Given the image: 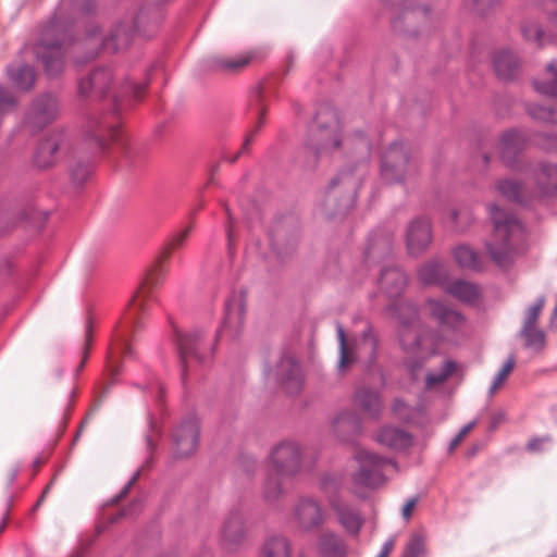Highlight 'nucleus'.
<instances>
[{
  "label": "nucleus",
  "instance_id": "6e6d98bb",
  "mask_svg": "<svg viewBox=\"0 0 557 557\" xmlns=\"http://www.w3.org/2000/svg\"><path fill=\"white\" fill-rule=\"evenodd\" d=\"M188 235H189L188 228L176 234L170 242L169 250H174V249L181 247L183 245V243L185 242V239L188 237Z\"/></svg>",
  "mask_w": 557,
  "mask_h": 557
},
{
  "label": "nucleus",
  "instance_id": "09e8293b",
  "mask_svg": "<svg viewBox=\"0 0 557 557\" xmlns=\"http://www.w3.org/2000/svg\"><path fill=\"white\" fill-rule=\"evenodd\" d=\"M90 174V165L85 162H78L70 170L71 180L76 185L84 184L89 178Z\"/></svg>",
  "mask_w": 557,
  "mask_h": 557
},
{
  "label": "nucleus",
  "instance_id": "7ed1b4c3",
  "mask_svg": "<svg viewBox=\"0 0 557 557\" xmlns=\"http://www.w3.org/2000/svg\"><path fill=\"white\" fill-rule=\"evenodd\" d=\"M358 467L351 475L352 492L363 496L366 490H373L385 481L383 470L386 466H395L387 457L381 456L366 448H358L354 456Z\"/></svg>",
  "mask_w": 557,
  "mask_h": 557
},
{
  "label": "nucleus",
  "instance_id": "4d7b16f0",
  "mask_svg": "<svg viewBox=\"0 0 557 557\" xmlns=\"http://www.w3.org/2000/svg\"><path fill=\"white\" fill-rule=\"evenodd\" d=\"M124 92H132L133 97L136 100H139L144 94L145 87L143 85H138L135 83H126L125 86H123Z\"/></svg>",
  "mask_w": 557,
  "mask_h": 557
},
{
  "label": "nucleus",
  "instance_id": "423d86ee",
  "mask_svg": "<svg viewBox=\"0 0 557 557\" xmlns=\"http://www.w3.org/2000/svg\"><path fill=\"white\" fill-rule=\"evenodd\" d=\"M327 521V512L319 500L312 497H300L292 508L289 522L301 532H311Z\"/></svg>",
  "mask_w": 557,
  "mask_h": 557
},
{
  "label": "nucleus",
  "instance_id": "4468645a",
  "mask_svg": "<svg viewBox=\"0 0 557 557\" xmlns=\"http://www.w3.org/2000/svg\"><path fill=\"white\" fill-rule=\"evenodd\" d=\"M534 199L549 197L557 191V164L540 163L533 172Z\"/></svg>",
  "mask_w": 557,
  "mask_h": 557
},
{
  "label": "nucleus",
  "instance_id": "b1692460",
  "mask_svg": "<svg viewBox=\"0 0 557 557\" xmlns=\"http://www.w3.org/2000/svg\"><path fill=\"white\" fill-rule=\"evenodd\" d=\"M200 339L201 334L199 332H176L175 334V341L184 375L188 368V361L191 359H197V347L199 345Z\"/></svg>",
  "mask_w": 557,
  "mask_h": 557
},
{
  "label": "nucleus",
  "instance_id": "f3484780",
  "mask_svg": "<svg viewBox=\"0 0 557 557\" xmlns=\"http://www.w3.org/2000/svg\"><path fill=\"white\" fill-rule=\"evenodd\" d=\"M360 183V177H357L350 173H341L330 183L324 206L327 211L333 210V203L337 200V197L343 191L345 194V201L348 205L356 193Z\"/></svg>",
  "mask_w": 557,
  "mask_h": 557
},
{
  "label": "nucleus",
  "instance_id": "13d9d810",
  "mask_svg": "<svg viewBox=\"0 0 557 557\" xmlns=\"http://www.w3.org/2000/svg\"><path fill=\"white\" fill-rule=\"evenodd\" d=\"M535 117L545 120L550 123H557V113L550 110H541L539 113H532Z\"/></svg>",
  "mask_w": 557,
  "mask_h": 557
},
{
  "label": "nucleus",
  "instance_id": "9b49d317",
  "mask_svg": "<svg viewBox=\"0 0 557 557\" xmlns=\"http://www.w3.org/2000/svg\"><path fill=\"white\" fill-rule=\"evenodd\" d=\"M269 376L284 386L288 393H295L300 387V367L292 355L283 356L275 368L271 370Z\"/></svg>",
  "mask_w": 557,
  "mask_h": 557
},
{
  "label": "nucleus",
  "instance_id": "f704fd0d",
  "mask_svg": "<svg viewBox=\"0 0 557 557\" xmlns=\"http://www.w3.org/2000/svg\"><path fill=\"white\" fill-rule=\"evenodd\" d=\"M287 478H282L278 473H274L271 469H265L262 495L267 502H275L283 495V482Z\"/></svg>",
  "mask_w": 557,
  "mask_h": 557
},
{
  "label": "nucleus",
  "instance_id": "c9c22d12",
  "mask_svg": "<svg viewBox=\"0 0 557 557\" xmlns=\"http://www.w3.org/2000/svg\"><path fill=\"white\" fill-rule=\"evenodd\" d=\"M453 255L460 268L469 270H479L481 268L479 255L468 245L457 246Z\"/></svg>",
  "mask_w": 557,
  "mask_h": 557
},
{
  "label": "nucleus",
  "instance_id": "4c0bfd02",
  "mask_svg": "<svg viewBox=\"0 0 557 557\" xmlns=\"http://www.w3.org/2000/svg\"><path fill=\"white\" fill-rule=\"evenodd\" d=\"M250 54H242L233 58L219 57L213 60V66L218 71L237 72L249 64Z\"/></svg>",
  "mask_w": 557,
  "mask_h": 557
},
{
  "label": "nucleus",
  "instance_id": "72a5a7b5",
  "mask_svg": "<svg viewBox=\"0 0 557 557\" xmlns=\"http://www.w3.org/2000/svg\"><path fill=\"white\" fill-rule=\"evenodd\" d=\"M245 318V306L240 299H232L226 305L224 330L236 334L243 326Z\"/></svg>",
  "mask_w": 557,
  "mask_h": 557
},
{
  "label": "nucleus",
  "instance_id": "f257e3e1",
  "mask_svg": "<svg viewBox=\"0 0 557 557\" xmlns=\"http://www.w3.org/2000/svg\"><path fill=\"white\" fill-rule=\"evenodd\" d=\"M488 210L494 231L491 239L486 243V249L491 258L498 265L504 267L513 256L515 242L521 237L522 225L513 214L495 205H491Z\"/></svg>",
  "mask_w": 557,
  "mask_h": 557
},
{
  "label": "nucleus",
  "instance_id": "49530a36",
  "mask_svg": "<svg viewBox=\"0 0 557 557\" xmlns=\"http://www.w3.org/2000/svg\"><path fill=\"white\" fill-rule=\"evenodd\" d=\"M443 273V268L437 263H428L419 270V277L425 284L437 283Z\"/></svg>",
  "mask_w": 557,
  "mask_h": 557
},
{
  "label": "nucleus",
  "instance_id": "58836bf2",
  "mask_svg": "<svg viewBox=\"0 0 557 557\" xmlns=\"http://www.w3.org/2000/svg\"><path fill=\"white\" fill-rule=\"evenodd\" d=\"M9 73L14 85L22 90L30 89L35 82V72L28 65L10 69Z\"/></svg>",
  "mask_w": 557,
  "mask_h": 557
},
{
  "label": "nucleus",
  "instance_id": "20e7f679",
  "mask_svg": "<svg viewBox=\"0 0 557 557\" xmlns=\"http://www.w3.org/2000/svg\"><path fill=\"white\" fill-rule=\"evenodd\" d=\"M341 123L333 109H320L315 116V128L311 132L309 145L317 152H329L341 146Z\"/></svg>",
  "mask_w": 557,
  "mask_h": 557
},
{
  "label": "nucleus",
  "instance_id": "bf43d9fd",
  "mask_svg": "<svg viewBox=\"0 0 557 557\" xmlns=\"http://www.w3.org/2000/svg\"><path fill=\"white\" fill-rule=\"evenodd\" d=\"M547 12L549 23L557 28V0H553L547 8Z\"/></svg>",
  "mask_w": 557,
  "mask_h": 557
},
{
  "label": "nucleus",
  "instance_id": "6ab92c4d",
  "mask_svg": "<svg viewBox=\"0 0 557 557\" xmlns=\"http://www.w3.org/2000/svg\"><path fill=\"white\" fill-rule=\"evenodd\" d=\"M525 136L517 129L503 133L499 139V156L507 166H513L525 145Z\"/></svg>",
  "mask_w": 557,
  "mask_h": 557
},
{
  "label": "nucleus",
  "instance_id": "a18cd8bd",
  "mask_svg": "<svg viewBox=\"0 0 557 557\" xmlns=\"http://www.w3.org/2000/svg\"><path fill=\"white\" fill-rule=\"evenodd\" d=\"M515 358L513 357H509L506 362L504 363V366L502 367V369L498 371V373L496 374V376L494 377V381L490 387V394L491 395H494L502 386L503 384L506 382V380L508 379L509 374L512 372L513 368H515Z\"/></svg>",
  "mask_w": 557,
  "mask_h": 557
},
{
  "label": "nucleus",
  "instance_id": "5fc2aeb1",
  "mask_svg": "<svg viewBox=\"0 0 557 557\" xmlns=\"http://www.w3.org/2000/svg\"><path fill=\"white\" fill-rule=\"evenodd\" d=\"M418 502H419V497L416 496V497L408 499L405 503L403 510H401V515L405 520H409L411 518L412 512H413Z\"/></svg>",
  "mask_w": 557,
  "mask_h": 557
},
{
  "label": "nucleus",
  "instance_id": "c03bdc74",
  "mask_svg": "<svg viewBox=\"0 0 557 557\" xmlns=\"http://www.w3.org/2000/svg\"><path fill=\"white\" fill-rule=\"evenodd\" d=\"M392 412L397 419L401 421L413 422L418 413V410L411 408L410 406H408L407 403H405L401 399H395L394 403L392 404Z\"/></svg>",
  "mask_w": 557,
  "mask_h": 557
},
{
  "label": "nucleus",
  "instance_id": "bb28decb",
  "mask_svg": "<svg viewBox=\"0 0 557 557\" xmlns=\"http://www.w3.org/2000/svg\"><path fill=\"white\" fill-rule=\"evenodd\" d=\"M407 283L405 273L398 268H386L380 276V286L385 295L393 299L401 295Z\"/></svg>",
  "mask_w": 557,
  "mask_h": 557
},
{
  "label": "nucleus",
  "instance_id": "cd10ccee",
  "mask_svg": "<svg viewBox=\"0 0 557 557\" xmlns=\"http://www.w3.org/2000/svg\"><path fill=\"white\" fill-rule=\"evenodd\" d=\"M166 271L162 265H158L140 285L137 294L131 300L132 306L136 308V314L144 310L145 302L150 297L151 290L157 287L165 277Z\"/></svg>",
  "mask_w": 557,
  "mask_h": 557
},
{
  "label": "nucleus",
  "instance_id": "ddd939ff",
  "mask_svg": "<svg viewBox=\"0 0 557 557\" xmlns=\"http://www.w3.org/2000/svg\"><path fill=\"white\" fill-rule=\"evenodd\" d=\"M88 132L101 149L107 148L109 143L116 141L121 133L119 122L113 115L91 117Z\"/></svg>",
  "mask_w": 557,
  "mask_h": 557
},
{
  "label": "nucleus",
  "instance_id": "338daca9",
  "mask_svg": "<svg viewBox=\"0 0 557 557\" xmlns=\"http://www.w3.org/2000/svg\"><path fill=\"white\" fill-rule=\"evenodd\" d=\"M542 444V440L535 438L528 443V449L530 451L539 450Z\"/></svg>",
  "mask_w": 557,
  "mask_h": 557
},
{
  "label": "nucleus",
  "instance_id": "7c9ffc66",
  "mask_svg": "<svg viewBox=\"0 0 557 557\" xmlns=\"http://www.w3.org/2000/svg\"><path fill=\"white\" fill-rule=\"evenodd\" d=\"M292 543L283 535H272L260 546L259 557H290Z\"/></svg>",
  "mask_w": 557,
  "mask_h": 557
},
{
  "label": "nucleus",
  "instance_id": "ea45409f",
  "mask_svg": "<svg viewBox=\"0 0 557 557\" xmlns=\"http://www.w3.org/2000/svg\"><path fill=\"white\" fill-rule=\"evenodd\" d=\"M132 27L124 24L117 25L111 36L106 39L104 46L117 50L127 46L131 37Z\"/></svg>",
  "mask_w": 557,
  "mask_h": 557
},
{
  "label": "nucleus",
  "instance_id": "a19ab883",
  "mask_svg": "<svg viewBox=\"0 0 557 557\" xmlns=\"http://www.w3.org/2000/svg\"><path fill=\"white\" fill-rule=\"evenodd\" d=\"M344 144L349 150H356L362 158H366L370 152V143L361 132H356L348 136Z\"/></svg>",
  "mask_w": 557,
  "mask_h": 557
},
{
  "label": "nucleus",
  "instance_id": "2f4dec72",
  "mask_svg": "<svg viewBox=\"0 0 557 557\" xmlns=\"http://www.w3.org/2000/svg\"><path fill=\"white\" fill-rule=\"evenodd\" d=\"M355 404L372 418H376L382 409L379 393L368 387H361L356 391Z\"/></svg>",
  "mask_w": 557,
  "mask_h": 557
},
{
  "label": "nucleus",
  "instance_id": "603ef678",
  "mask_svg": "<svg viewBox=\"0 0 557 557\" xmlns=\"http://www.w3.org/2000/svg\"><path fill=\"white\" fill-rule=\"evenodd\" d=\"M537 144L545 150L557 152V134H543Z\"/></svg>",
  "mask_w": 557,
  "mask_h": 557
},
{
  "label": "nucleus",
  "instance_id": "c85d7f7f",
  "mask_svg": "<svg viewBox=\"0 0 557 557\" xmlns=\"http://www.w3.org/2000/svg\"><path fill=\"white\" fill-rule=\"evenodd\" d=\"M426 306L431 315L444 326L457 329L463 323V317L459 312L450 309L440 300L430 299Z\"/></svg>",
  "mask_w": 557,
  "mask_h": 557
},
{
  "label": "nucleus",
  "instance_id": "0e129e2a",
  "mask_svg": "<svg viewBox=\"0 0 557 557\" xmlns=\"http://www.w3.org/2000/svg\"><path fill=\"white\" fill-rule=\"evenodd\" d=\"M107 369L112 376L119 373L117 364L115 363V360L113 359L112 356H110L108 359Z\"/></svg>",
  "mask_w": 557,
  "mask_h": 557
},
{
  "label": "nucleus",
  "instance_id": "f03ea898",
  "mask_svg": "<svg viewBox=\"0 0 557 557\" xmlns=\"http://www.w3.org/2000/svg\"><path fill=\"white\" fill-rule=\"evenodd\" d=\"M401 326L399 329V339L403 348L407 351L408 367L414 379H418V371L425 359L432 354L430 339L422 335L421 325L417 320V310L411 305H401L400 308Z\"/></svg>",
  "mask_w": 557,
  "mask_h": 557
},
{
  "label": "nucleus",
  "instance_id": "de8ad7c7",
  "mask_svg": "<svg viewBox=\"0 0 557 557\" xmlns=\"http://www.w3.org/2000/svg\"><path fill=\"white\" fill-rule=\"evenodd\" d=\"M521 335L528 347L542 348L545 344V334L536 327L522 329Z\"/></svg>",
  "mask_w": 557,
  "mask_h": 557
},
{
  "label": "nucleus",
  "instance_id": "3c124183",
  "mask_svg": "<svg viewBox=\"0 0 557 557\" xmlns=\"http://www.w3.org/2000/svg\"><path fill=\"white\" fill-rule=\"evenodd\" d=\"M522 34L527 40L535 42L539 46H542L544 42V34L536 24H528L523 26Z\"/></svg>",
  "mask_w": 557,
  "mask_h": 557
},
{
  "label": "nucleus",
  "instance_id": "5701e85b",
  "mask_svg": "<svg viewBox=\"0 0 557 557\" xmlns=\"http://www.w3.org/2000/svg\"><path fill=\"white\" fill-rule=\"evenodd\" d=\"M331 508L334 511L338 523L350 535L356 536L359 534L362 525L363 518L361 515L351 508L349 505L332 502Z\"/></svg>",
  "mask_w": 557,
  "mask_h": 557
},
{
  "label": "nucleus",
  "instance_id": "412c9836",
  "mask_svg": "<svg viewBox=\"0 0 557 557\" xmlns=\"http://www.w3.org/2000/svg\"><path fill=\"white\" fill-rule=\"evenodd\" d=\"M112 77L110 69L99 67L94 70L88 77L79 82V95L83 97L91 95H97L99 97L104 96L112 82Z\"/></svg>",
  "mask_w": 557,
  "mask_h": 557
},
{
  "label": "nucleus",
  "instance_id": "dca6fc26",
  "mask_svg": "<svg viewBox=\"0 0 557 557\" xmlns=\"http://www.w3.org/2000/svg\"><path fill=\"white\" fill-rule=\"evenodd\" d=\"M314 549L320 557H347L348 555L344 539L331 529H322L317 533Z\"/></svg>",
  "mask_w": 557,
  "mask_h": 557
},
{
  "label": "nucleus",
  "instance_id": "393cba45",
  "mask_svg": "<svg viewBox=\"0 0 557 557\" xmlns=\"http://www.w3.org/2000/svg\"><path fill=\"white\" fill-rule=\"evenodd\" d=\"M333 430L342 441H349L360 433L361 420L355 411H341L333 420Z\"/></svg>",
  "mask_w": 557,
  "mask_h": 557
},
{
  "label": "nucleus",
  "instance_id": "774afa93",
  "mask_svg": "<svg viewBox=\"0 0 557 557\" xmlns=\"http://www.w3.org/2000/svg\"><path fill=\"white\" fill-rule=\"evenodd\" d=\"M462 441L463 438L459 434H457L455 438L450 442L449 451H454Z\"/></svg>",
  "mask_w": 557,
  "mask_h": 557
},
{
  "label": "nucleus",
  "instance_id": "2eb2a0df",
  "mask_svg": "<svg viewBox=\"0 0 557 557\" xmlns=\"http://www.w3.org/2000/svg\"><path fill=\"white\" fill-rule=\"evenodd\" d=\"M432 232L429 220L418 218L413 220L406 234V243L408 252L411 256H418L422 253L431 244Z\"/></svg>",
  "mask_w": 557,
  "mask_h": 557
},
{
  "label": "nucleus",
  "instance_id": "e433bc0d",
  "mask_svg": "<svg viewBox=\"0 0 557 557\" xmlns=\"http://www.w3.org/2000/svg\"><path fill=\"white\" fill-rule=\"evenodd\" d=\"M544 79L535 81V89L542 94L557 97V66L550 62L545 70Z\"/></svg>",
  "mask_w": 557,
  "mask_h": 557
},
{
  "label": "nucleus",
  "instance_id": "79ce46f5",
  "mask_svg": "<svg viewBox=\"0 0 557 557\" xmlns=\"http://www.w3.org/2000/svg\"><path fill=\"white\" fill-rule=\"evenodd\" d=\"M455 370V362L449 360L445 361L438 373H428L425 375V386L428 388H434L435 386L445 382Z\"/></svg>",
  "mask_w": 557,
  "mask_h": 557
},
{
  "label": "nucleus",
  "instance_id": "9d476101",
  "mask_svg": "<svg viewBox=\"0 0 557 557\" xmlns=\"http://www.w3.org/2000/svg\"><path fill=\"white\" fill-rule=\"evenodd\" d=\"M373 441L380 446L392 451H405L413 444L412 435L406 430L385 424L373 433Z\"/></svg>",
  "mask_w": 557,
  "mask_h": 557
},
{
  "label": "nucleus",
  "instance_id": "680f3d73",
  "mask_svg": "<svg viewBox=\"0 0 557 557\" xmlns=\"http://www.w3.org/2000/svg\"><path fill=\"white\" fill-rule=\"evenodd\" d=\"M424 14H425V9L418 8V9H414L412 11L406 12L405 20L407 22L411 23V22H414L416 20H418V17L420 15H424Z\"/></svg>",
  "mask_w": 557,
  "mask_h": 557
},
{
  "label": "nucleus",
  "instance_id": "a878e982",
  "mask_svg": "<svg viewBox=\"0 0 557 557\" xmlns=\"http://www.w3.org/2000/svg\"><path fill=\"white\" fill-rule=\"evenodd\" d=\"M496 190L506 199L519 203H527L534 199L532 188L513 178H503L496 183Z\"/></svg>",
  "mask_w": 557,
  "mask_h": 557
},
{
  "label": "nucleus",
  "instance_id": "39448f33",
  "mask_svg": "<svg viewBox=\"0 0 557 557\" xmlns=\"http://www.w3.org/2000/svg\"><path fill=\"white\" fill-rule=\"evenodd\" d=\"M382 176L388 183H404L417 172V163L411 160L408 148L403 144L392 145L382 161Z\"/></svg>",
  "mask_w": 557,
  "mask_h": 557
},
{
  "label": "nucleus",
  "instance_id": "aec40b11",
  "mask_svg": "<svg viewBox=\"0 0 557 557\" xmlns=\"http://www.w3.org/2000/svg\"><path fill=\"white\" fill-rule=\"evenodd\" d=\"M59 112L58 101L51 95L38 98L28 113V122L34 127H42L52 122Z\"/></svg>",
  "mask_w": 557,
  "mask_h": 557
},
{
  "label": "nucleus",
  "instance_id": "6e6552de",
  "mask_svg": "<svg viewBox=\"0 0 557 557\" xmlns=\"http://www.w3.org/2000/svg\"><path fill=\"white\" fill-rule=\"evenodd\" d=\"M337 339L339 344L337 370L341 373H346L363 350L372 355L376 345L375 338L369 334H364L360 341L348 339L342 325H337Z\"/></svg>",
  "mask_w": 557,
  "mask_h": 557
},
{
  "label": "nucleus",
  "instance_id": "a211bd4d",
  "mask_svg": "<svg viewBox=\"0 0 557 557\" xmlns=\"http://www.w3.org/2000/svg\"><path fill=\"white\" fill-rule=\"evenodd\" d=\"M69 146L63 134H54L40 143L34 157V163L39 169L52 166L58 160V153Z\"/></svg>",
  "mask_w": 557,
  "mask_h": 557
},
{
  "label": "nucleus",
  "instance_id": "8fccbe9b",
  "mask_svg": "<svg viewBox=\"0 0 557 557\" xmlns=\"http://www.w3.org/2000/svg\"><path fill=\"white\" fill-rule=\"evenodd\" d=\"M544 305L545 299L542 297L539 298L536 302L527 310L522 329L536 327L535 325L544 308Z\"/></svg>",
  "mask_w": 557,
  "mask_h": 557
},
{
  "label": "nucleus",
  "instance_id": "473e14b6",
  "mask_svg": "<svg viewBox=\"0 0 557 557\" xmlns=\"http://www.w3.org/2000/svg\"><path fill=\"white\" fill-rule=\"evenodd\" d=\"M444 289L456 299L466 304L473 302L480 295L475 284L463 280L447 282L444 285Z\"/></svg>",
  "mask_w": 557,
  "mask_h": 557
},
{
  "label": "nucleus",
  "instance_id": "37998d69",
  "mask_svg": "<svg viewBox=\"0 0 557 557\" xmlns=\"http://www.w3.org/2000/svg\"><path fill=\"white\" fill-rule=\"evenodd\" d=\"M425 555V539L419 533H413L406 544L401 557H423Z\"/></svg>",
  "mask_w": 557,
  "mask_h": 557
},
{
  "label": "nucleus",
  "instance_id": "e2e57ef3",
  "mask_svg": "<svg viewBox=\"0 0 557 557\" xmlns=\"http://www.w3.org/2000/svg\"><path fill=\"white\" fill-rule=\"evenodd\" d=\"M394 546H395V540L394 539L387 540L384 543V545L382 547V550H381V553L379 554L377 557H388L389 554L393 552Z\"/></svg>",
  "mask_w": 557,
  "mask_h": 557
},
{
  "label": "nucleus",
  "instance_id": "0eeeda50",
  "mask_svg": "<svg viewBox=\"0 0 557 557\" xmlns=\"http://www.w3.org/2000/svg\"><path fill=\"white\" fill-rule=\"evenodd\" d=\"M300 446L294 442H282L271 450L267 468L282 478H292L300 470Z\"/></svg>",
  "mask_w": 557,
  "mask_h": 557
},
{
  "label": "nucleus",
  "instance_id": "4be33fe9",
  "mask_svg": "<svg viewBox=\"0 0 557 557\" xmlns=\"http://www.w3.org/2000/svg\"><path fill=\"white\" fill-rule=\"evenodd\" d=\"M36 54L45 65L49 75H57L63 69V50L61 44L48 42L44 39L42 42L37 45Z\"/></svg>",
  "mask_w": 557,
  "mask_h": 557
},
{
  "label": "nucleus",
  "instance_id": "69168bd1",
  "mask_svg": "<svg viewBox=\"0 0 557 557\" xmlns=\"http://www.w3.org/2000/svg\"><path fill=\"white\" fill-rule=\"evenodd\" d=\"M475 425V422H470L468 424H466L461 430L460 432L458 433L462 438H465L474 428Z\"/></svg>",
  "mask_w": 557,
  "mask_h": 557
},
{
  "label": "nucleus",
  "instance_id": "f8f14e48",
  "mask_svg": "<svg viewBox=\"0 0 557 557\" xmlns=\"http://www.w3.org/2000/svg\"><path fill=\"white\" fill-rule=\"evenodd\" d=\"M221 539L227 546L242 544L248 534L247 520L243 511L235 509L228 511L222 522Z\"/></svg>",
  "mask_w": 557,
  "mask_h": 557
},
{
  "label": "nucleus",
  "instance_id": "864d4df0",
  "mask_svg": "<svg viewBox=\"0 0 557 557\" xmlns=\"http://www.w3.org/2000/svg\"><path fill=\"white\" fill-rule=\"evenodd\" d=\"M14 103V97L8 90L0 87V110H5L10 107H13Z\"/></svg>",
  "mask_w": 557,
  "mask_h": 557
},
{
  "label": "nucleus",
  "instance_id": "1a4fd4ad",
  "mask_svg": "<svg viewBox=\"0 0 557 557\" xmlns=\"http://www.w3.org/2000/svg\"><path fill=\"white\" fill-rule=\"evenodd\" d=\"M173 456L178 459L190 457L199 443V422L190 417L182 421L173 431Z\"/></svg>",
  "mask_w": 557,
  "mask_h": 557
},
{
  "label": "nucleus",
  "instance_id": "c756f323",
  "mask_svg": "<svg viewBox=\"0 0 557 557\" xmlns=\"http://www.w3.org/2000/svg\"><path fill=\"white\" fill-rule=\"evenodd\" d=\"M493 63L497 76L502 79L513 78L520 69L518 58L508 50L497 52L494 57Z\"/></svg>",
  "mask_w": 557,
  "mask_h": 557
},
{
  "label": "nucleus",
  "instance_id": "052dcab7",
  "mask_svg": "<svg viewBox=\"0 0 557 557\" xmlns=\"http://www.w3.org/2000/svg\"><path fill=\"white\" fill-rule=\"evenodd\" d=\"M90 345H91V326H88L86 330V335H85V348H84V354H83L82 366L86 362V360L88 358Z\"/></svg>",
  "mask_w": 557,
  "mask_h": 557
}]
</instances>
